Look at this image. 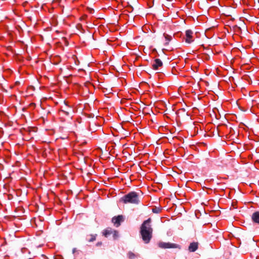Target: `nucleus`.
<instances>
[{
    "label": "nucleus",
    "mask_w": 259,
    "mask_h": 259,
    "mask_svg": "<svg viewBox=\"0 0 259 259\" xmlns=\"http://www.w3.org/2000/svg\"><path fill=\"white\" fill-rule=\"evenodd\" d=\"M151 222V219L149 218L145 221L141 227L140 233L145 243H149L152 238L153 230L150 225Z\"/></svg>",
    "instance_id": "f257e3e1"
},
{
    "label": "nucleus",
    "mask_w": 259,
    "mask_h": 259,
    "mask_svg": "<svg viewBox=\"0 0 259 259\" xmlns=\"http://www.w3.org/2000/svg\"><path fill=\"white\" fill-rule=\"evenodd\" d=\"M119 201L125 204L133 203L137 204L139 203V198L137 193L131 192L122 196L120 199Z\"/></svg>",
    "instance_id": "f03ea898"
},
{
    "label": "nucleus",
    "mask_w": 259,
    "mask_h": 259,
    "mask_svg": "<svg viewBox=\"0 0 259 259\" xmlns=\"http://www.w3.org/2000/svg\"><path fill=\"white\" fill-rule=\"evenodd\" d=\"M184 39L186 43L190 44L194 40L193 32L191 30H187L185 32Z\"/></svg>",
    "instance_id": "7ed1b4c3"
},
{
    "label": "nucleus",
    "mask_w": 259,
    "mask_h": 259,
    "mask_svg": "<svg viewBox=\"0 0 259 259\" xmlns=\"http://www.w3.org/2000/svg\"><path fill=\"white\" fill-rule=\"evenodd\" d=\"M158 245L160 248L163 249L179 247L178 245L169 242H160L158 243Z\"/></svg>",
    "instance_id": "20e7f679"
},
{
    "label": "nucleus",
    "mask_w": 259,
    "mask_h": 259,
    "mask_svg": "<svg viewBox=\"0 0 259 259\" xmlns=\"http://www.w3.org/2000/svg\"><path fill=\"white\" fill-rule=\"evenodd\" d=\"M123 221V217L122 215H118L112 218V222L116 226L118 227L120 225V223Z\"/></svg>",
    "instance_id": "39448f33"
},
{
    "label": "nucleus",
    "mask_w": 259,
    "mask_h": 259,
    "mask_svg": "<svg viewBox=\"0 0 259 259\" xmlns=\"http://www.w3.org/2000/svg\"><path fill=\"white\" fill-rule=\"evenodd\" d=\"M162 62L159 59H156L153 62L152 65L153 68L155 70H157L159 67L162 66Z\"/></svg>",
    "instance_id": "423d86ee"
},
{
    "label": "nucleus",
    "mask_w": 259,
    "mask_h": 259,
    "mask_svg": "<svg viewBox=\"0 0 259 259\" xmlns=\"http://www.w3.org/2000/svg\"><path fill=\"white\" fill-rule=\"evenodd\" d=\"M198 243L197 242H192L190 243L189 246V250L190 252H194L196 251L198 248Z\"/></svg>",
    "instance_id": "0eeeda50"
},
{
    "label": "nucleus",
    "mask_w": 259,
    "mask_h": 259,
    "mask_svg": "<svg viewBox=\"0 0 259 259\" xmlns=\"http://www.w3.org/2000/svg\"><path fill=\"white\" fill-rule=\"evenodd\" d=\"M252 219L254 223L259 224V211H256L253 213Z\"/></svg>",
    "instance_id": "6e6552de"
},
{
    "label": "nucleus",
    "mask_w": 259,
    "mask_h": 259,
    "mask_svg": "<svg viewBox=\"0 0 259 259\" xmlns=\"http://www.w3.org/2000/svg\"><path fill=\"white\" fill-rule=\"evenodd\" d=\"M112 232L113 231L111 229H107L104 231L103 235L105 237H108V235L111 234Z\"/></svg>",
    "instance_id": "1a4fd4ad"
},
{
    "label": "nucleus",
    "mask_w": 259,
    "mask_h": 259,
    "mask_svg": "<svg viewBox=\"0 0 259 259\" xmlns=\"http://www.w3.org/2000/svg\"><path fill=\"white\" fill-rule=\"evenodd\" d=\"M96 235H90L88 236V238H87L89 242H93L96 239Z\"/></svg>",
    "instance_id": "9d476101"
},
{
    "label": "nucleus",
    "mask_w": 259,
    "mask_h": 259,
    "mask_svg": "<svg viewBox=\"0 0 259 259\" xmlns=\"http://www.w3.org/2000/svg\"><path fill=\"white\" fill-rule=\"evenodd\" d=\"M164 37H165V39L167 40V42H166V44H168V42L171 39V36L166 34V35H164Z\"/></svg>",
    "instance_id": "9b49d317"
},
{
    "label": "nucleus",
    "mask_w": 259,
    "mask_h": 259,
    "mask_svg": "<svg viewBox=\"0 0 259 259\" xmlns=\"http://www.w3.org/2000/svg\"><path fill=\"white\" fill-rule=\"evenodd\" d=\"M128 255L131 259H133L135 257V255L132 252H129Z\"/></svg>",
    "instance_id": "f8f14e48"
},
{
    "label": "nucleus",
    "mask_w": 259,
    "mask_h": 259,
    "mask_svg": "<svg viewBox=\"0 0 259 259\" xmlns=\"http://www.w3.org/2000/svg\"><path fill=\"white\" fill-rule=\"evenodd\" d=\"M112 233H113L114 237L115 238L118 236V232L114 231Z\"/></svg>",
    "instance_id": "ddd939ff"
},
{
    "label": "nucleus",
    "mask_w": 259,
    "mask_h": 259,
    "mask_svg": "<svg viewBox=\"0 0 259 259\" xmlns=\"http://www.w3.org/2000/svg\"><path fill=\"white\" fill-rule=\"evenodd\" d=\"M75 250H76V249H75V248H74V249H73V253H74V252H75Z\"/></svg>",
    "instance_id": "4468645a"
},
{
    "label": "nucleus",
    "mask_w": 259,
    "mask_h": 259,
    "mask_svg": "<svg viewBox=\"0 0 259 259\" xmlns=\"http://www.w3.org/2000/svg\"><path fill=\"white\" fill-rule=\"evenodd\" d=\"M65 112L67 114H68V112H67V111H65Z\"/></svg>",
    "instance_id": "2eb2a0df"
}]
</instances>
